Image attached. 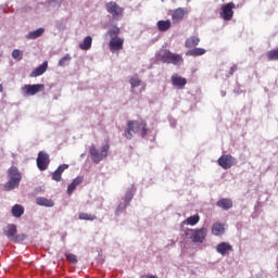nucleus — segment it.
I'll use <instances>...</instances> for the list:
<instances>
[{"label":"nucleus","instance_id":"nucleus-1","mask_svg":"<svg viewBox=\"0 0 278 278\" xmlns=\"http://www.w3.org/2000/svg\"><path fill=\"white\" fill-rule=\"evenodd\" d=\"M150 131L147 121L130 119L127 122V128L124 130V136L127 140H131L134 138V134H139L141 138H147Z\"/></svg>","mask_w":278,"mask_h":278},{"label":"nucleus","instance_id":"nucleus-2","mask_svg":"<svg viewBox=\"0 0 278 278\" xmlns=\"http://www.w3.org/2000/svg\"><path fill=\"white\" fill-rule=\"evenodd\" d=\"M108 153H110V144H104L99 149L97 146L91 144L89 148V157L93 164H99V162H103L105 157H108Z\"/></svg>","mask_w":278,"mask_h":278},{"label":"nucleus","instance_id":"nucleus-3","mask_svg":"<svg viewBox=\"0 0 278 278\" xmlns=\"http://www.w3.org/2000/svg\"><path fill=\"white\" fill-rule=\"evenodd\" d=\"M159 58L163 64H174V66L184 64V56L181 54H175L170 50H162Z\"/></svg>","mask_w":278,"mask_h":278},{"label":"nucleus","instance_id":"nucleus-4","mask_svg":"<svg viewBox=\"0 0 278 278\" xmlns=\"http://www.w3.org/2000/svg\"><path fill=\"white\" fill-rule=\"evenodd\" d=\"M187 236L194 244H203L207 238V228L189 229Z\"/></svg>","mask_w":278,"mask_h":278},{"label":"nucleus","instance_id":"nucleus-5","mask_svg":"<svg viewBox=\"0 0 278 278\" xmlns=\"http://www.w3.org/2000/svg\"><path fill=\"white\" fill-rule=\"evenodd\" d=\"M106 12L113 16V18H118L125 14V9L118 5V3L111 1L105 4Z\"/></svg>","mask_w":278,"mask_h":278},{"label":"nucleus","instance_id":"nucleus-6","mask_svg":"<svg viewBox=\"0 0 278 278\" xmlns=\"http://www.w3.org/2000/svg\"><path fill=\"white\" fill-rule=\"evenodd\" d=\"M233 10H236V3L228 2L222 5L220 18L223 21H231L233 18Z\"/></svg>","mask_w":278,"mask_h":278},{"label":"nucleus","instance_id":"nucleus-7","mask_svg":"<svg viewBox=\"0 0 278 278\" xmlns=\"http://www.w3.org/2000/svg\"><path fill=\"white\" fill-rule=\"evenodd\" d=\"M22 90L26 97H34V94H38V92H42L45 90V85L42 84L25 85L22 88Z\"/></svg>","mask_w":278,"mask_h":278},{"label":"nucleus","instance_id":"nucleus-8","mask_svg":"<svg viewBox=\"0 0 278 278\" xmlns=\"http://www.w3.org/2000/svg\"><path fill=\"white\" fill-rule=\"evenodd\" d=\"M21 179H22L21 175L11 176L8 182L3 185V190H5V192L15 190V188H18V186H21Z\"/></svg>","mask_w":278,"mask_h":278},{"label":"nucleus","instance_id":"nucleus-9","mask_svg":"<svg viewBox=\"0 0 278 278\" xmlns=\"http://www.w3.org/2000/svg\"><path fill=\"white\" fill-rule=\"evenodd\" d=\"M217 164L222 167L225 168V170L231 168V166H233L236 164V157L229 155V154H225L222 155L218 160H217Z\"/></svg>","mask_w":278,"mask_h":278},{"label":"nucleus","instance_id":"nucleus-10","mask_svg":"<svg viewBox=\"0 0 278 278\" xmlns=\"http://www.w3.org/2000/svg\"><path fill=\"white\" fill-rule=\"evenodd\" d=\"M125 45V39L123 37L113 38L109 42V49L111 53H118L123 51V46Z\"/></svg>","mask_w":278,"mask_h":278},{"label":"nucleus","instance_id":"nucleus-11","mask_svg":"<svg viewBox=\"0 0 278 278\" xmlns=\"http://www.w3.org/2000/svg\"><path fill=\"white\" fill-rule=\"evenodd\" d=\"M51 160L49 159V154L45 152H39L37 156V166L39 170H47L49 168Z\"/></svg>","mask_w":278,"mask_h":278},{"label":"nucleus","instance_id":"nucleus-12","mask_svg":"<svg viewBox=\"0 0 278 278\" xmlns=\"http://www.w3.org/2000/svg\"><path fill=\"white\" fill-rule=\"evenodd\" d=\"M215 251L225 257V255H229L233 251V247L229 242L222 241L216 245Z\"/></svg>","mask_w":278,"mask_h":278},{"label":"nucleus","instance_id":"nucleus-13","mask_svg":"<svg viewBox=\"0 0 278 278\" xmlns=\"http://www.w3.org/2000/svg\"><path fill=\"white\" fill-rule=\"evenodd\" d=\"M188 14V9L186 8H178L173 11L172 13V21L174 25H177V23H181L184 21V17Z\"/></svg>","mask_w":278,"mask_h":278},{"label":"nucleus","instance_id":"nucleus-14","mask_svg":"<svg viewBox=\"0 0 278 278\" xmlns=\"http://www.w3.org/2000/svg\"><path fill=\"white\" fill-rule=\"evenodd\" d=\"M172 84H173V86H176V88H179L181 90V89H184L186 84H188V80L177 74H174L172 76Z\"/></svg>","mask_w":278,"mask_h":278},{"label":"nucleus","instance_id":"nucleus-15","mask_svg":"<svg viewBox=\"0 0 278 278\" xmlns=\"http://www.w3.org/2000/svg\"><path fill=\"white\" fill-rule=\"evenodd\" d=\"M47 68H49V62L45 61L30 73V77H40V75H45V73H47Z\"/></svg>","mask_w":278,"mask_h":278},{"label":"nucleus","instance_id":"nucleus-16","mask_svg":"<svg viewBox=\"0 0 278 278\" xmlns=\"http://www.w3.org/2000/svg\"><path fill=\"white\" fill-rule=\"evenodd\" d=\"M4 236H7L8 240H10L11 242L14 241L15 236H16V225L14 224H9L5 228H4Z\"/></svg>","mask_w":278,"mask_h":278},{"label":"nucleus","instance_id":"nucleus-17","mask_svg":"<svg viewBox=\"0 0 278 278\" xmlns=\"http://www.w3.org/2000/svg\"><path fill=\"white\" fill-rule=\"evenodd\" d=\"M217 207H220L222 210H231L233 207V202L231 199H219L216 203Z\"/></svg>","mask_w":278,"mask_h":278},{"label":"nucleus","instance_id":"nucleus-18","mask_svg":"<svg viewBox=\"0 0 278 278\" xmlns=\"http://www.w3.org/2000/svg\"><path fill=\"white\" fill-rule=\"evenodd\" d=\"M83 181H84V177H81V176L76 177L71 182V185H68V187H67V194H70V195L73 194V192H75L77 186H79Z\"/></svg>","mask_w":278,"mask_h":278},{"label":"nucleus","instance_id":"nucleus-19","mask_svg":"<svg viewBox=\"0 0 278 278\" xmlns=\"http://www.w3.org/2000/svg\"><path fill=\"white\" fill-rule=\"evenodd\" d=\"M156 27L159 29V31H168V29H170V27H173V23L170 22V20H161L156 23Z\"/></svg>","mask_w":278,"mask_h":278},{"label":"nucleus","instance_id":"nucleus-20","mask_svg":"<svg viewBox=\"0 0 278 278\" xmlns=\"http://www.w3.org/2000/svg\"><path fill=\"white\" fill-rule=\"evenodd\" d=\"M37 205H40L41 207H53L55 205V202L51 199L39 197L36 199Z\"/></svg>","mask_w":278,"mask_h":278},{"label":"nucleus","instance_id":"nucleus-21","mask_svg":"<svg viewBox=\"0 0 278 278\" xmlns=\"http://www.w3.org/2000/svg\"><path fill=\"white\" fill-rule=\"evenodd\" d=\"M211 231L213 236H223V233H225V225L215 223L213 224Z\"/></svg>","mask_w":278,"mask_h":278},{"label":"nucleus","instance_id":"nucleus-22","mask_svg":"<svg viewBox=\"0 0 278 278\" xmlns=\"http://www.w3.org/2000/svg\"><path fill=\"white\" fill-rule=\"evenodd\" d=\"M199 42H201V39L197 36H192L186 40L185 47L187 49H193V47H198Z\"/></svg>","mask_w":278,"mask_h":278},{"label":"nucleus","instance_id":"nucleus-23","mask_svg":"<svg viewBox=\"0 0 278 278\" xmlns=\"http://www.w3.org/2000/svg\"><path fill=\"white\" fill-rule=\"evenodd\" d=\"M45 34V28H38L36 30H31L26 35L27 40H36V38H40Z\"/></svg>","mask_w":278,"mask_h":278},{"label":"nucleus","instance_id":"nucleus-24","mask_svg":"<svg viewBox=\"0 0 278 278\" xmlns=\"http://www.w3.org/2000/svg\"><path fill=\"white\" fill-rule=\"evenodd\" d=\"M91 47H92V37L91 36L85 37L83 42L79 45V49H81V51H89V49H91Z\"/></svg>","mask_w":278,"mask_h":278},{"label":"nucleus","instance_id":"nucleus-25","mask_svg":"<svg viewBox=\"0 0 278 278\" xmlns=\"http://www.w3.org/2000/svg\"><path fill=\"white\" fill-rule=\"evenodd\" d=\"M14 218H21L23 214H25V207L21 204H15L11 210Z\"/></svg>","mask_w":278,"mask_h":278},{"label":"nucleus","instance_id":"nucleus-26","mask_svg":"<svg viewBox=\"0 0 278 278\" xmlns=\"http://www.w3.org/2000/svg\"><path fill=\"white\" fill-rule=\"evenodd\" d=\"M206 50L203 48H193L188 50L186 55H191L192 58H199V55H205Z\"/></svg>","mask_w":278,"mask_h":278},{"label":"nucleus","instance_id":"nucleus-27","mask_svg":"<svg viewBox=\"0 0 278 278\" xmlns=\"http://www.w3.org/2000/svg\"><path fill=\"white\" fill-rule=\"evenodd\" d=\"M135 192H136V188H134V186H130L127 189V191H126V193H125V195L123 198V201L128 203V204L131 203V199H134Z\"/></svg>","mask_w":278,"mask_h":278},{"label":"nucleus","instance_id":"nucleus-28","mask_svg":"<svg viewBox=\"0 0 278 278\" xmlns=\"http://www.w3.org/2000/svg\"><path fill=\"white\" fill-rule=\"evenodd\" d=\"M199 220H201V217L199 215H193L184 220L182 225H190V227H194V225L199 224Z\"/></svg>","mask_w":278,"mask_h":278},{"label":"nucleus","instance_id":"nucleus-29","mask_svg":"<svg viewBox=\"0 0 278 278\" xmlns=\"http://www.w3.org/2000/svg\"><path fill=\"white\" fill-rule=\"evenodd\" d=\"M106 34H108V36H110L111 40H114V38H121V37H118V34H121V28L115 26V27L109 29Z\"/></svg>","mask_w":278,"mask_h":278},{"label":"nucleus","instance_id":"nucleus-30","mask_svg":"<svg viewBox=\"0 0 278 278\" xmlns=\"http://www.w3.org/2000/svg\"><path fill=\"white\" fill-rule=\"evenodd\" d=\"M127 207H129L128 202H121L115 211L116 216H121V214H123V212H125Z\"/></svg>","mask_w":278,"mask_h":278},{"label":"nucleus","instance_id":"nucleus-31","mask_svg":"<svg viewBox=\"0 0 278 278\" xmlns=\"http://www.w3.org/2000/svg\"><path fill=\"white\" fill-rule=\"evenodd\" d=\"M78 218L79 220H97V215L79 213Z\"/></svg>","mask_w":278,"mask_h":278},{"label":"nucleus","instance_id":"nucleus-32","mask_svg":"<svg viewBox=\"0 0 278 278\" xmlns=\"http://www.w3.org/2000/svg\"><path fill=\"white\" fill-rule=\"evenodd\" d=\"M267 59L269 61H277L278 60V49H274L267 52Z\"/></svg>","mask_w":278,"mask_h":278},{"label":"nucleus","instance_id":"nucleus-33","mask_svg":"<svg viewBox=\"0 0 278 278\" xmlns=\"http://www.w3.org/2000/svg\"><path fill=\"white\" fill-rule=\"evenodd\" d=\"M129 84H130L131 88H138L142 84V80H140V78H138V76H135V77L130 78Z\"/></svg>","mask_w":278,"mask_h":278},{"label":"nucleus","instance_id":"nucleus-34","mask_svg":"<svg viewBox=\"0 0 278 278\" xmlns=\"http://www.w3.org/2000/svg\"><path fill=\"white\" fill-rule=\"evenodd\" d=\"M70 165L68 164H62L60 165L56 170L53 173V175H62L64 170H68Z\"/></svg>","mask_w":278,"mask_h":278},{"label":"nucleus","instance_id":"nucleus-35","mask_svg":"<svg viewBox=\"0 0 278 278\" xmlns=\"http://www.w3.org/2000/svg\"><path fill=\"white\" fill-rule=\"evenodd\" d=\"M12 59L13 60H18V61L23 60V52L18 49L13 50L12 51Z\"/></svg>","mask_w":278,"mask_h":278},{"label":"nucleus","instance_id":"nucleus-36","mask_svg":"<svg viewBox=\"0 0 278 278\" xmlns=\"http://www.w3.org/2000/svg\"><path fill=\"white\" fill-rule=\"evenodd\" d=\"M71 62V54H65L60 61L59 66H66V63Z\"/></svg>","mask_w":278,"mask_h":278},{"label":"nucleus","instance_id":"nucleus-37","mask_svg":"<svg viewBox=\"0 0 278 278\" xmlns=\"http://www.w3.org/2000/svg\"><path fill=\"white\" fill-rule=\"evenodd\" d=\"M14 238L15 239H13V242H23L27 238V236L22 233V235H15Z\"/></svg>","mask_w":278,"mask_h":278},{"label":"nucleus","instance_id":"nucleus-38","mask_svg":"<svg viewBox=\"0 0 278 278\" xmlns=\"http://www.w3.org/2000/svg\"><path fill=\"white\" fill-rule=\"evenodd\" d=\"M66 260L72 262V264H77V256L75 254H66Z\"/></svg>","mask_w":278,"mask_h":278},{"label":"nucleus","instance_id":"nucleus-39","mask_svg":"<svg viewBox=\"0 0 278 278\" xmlns=\"http://www.w3.org/2000/svg\"><path fill=\"white\" fill-rule=\"evenodd\" d=\"M9 175H20L18 168H16V167H11V168L9 169Z\"/></svg>","mask_w":278,"mask_h":278},{"label":"nucleus","instance_id":"nucleus-40","mask_svg":"<svg viewBox=\"0 0 278 278\" xmlns=\"http://www.w3.org/2000/svg\"><path fill=\"white\" fill-rule=\"evenodd\" d=\"M236 71H238V65L235 64L230 67L229 75H233V73H236Z\"/></svg>","mask_w":278,"mask_h":278},{"label":"nucleus","instance_id":"nucleus-41","mask_svg":"<svg viewBox=\"0 0 278 278\" xmlns=\"http://www.w3.org/2000/svg\"><path fill=\"white\" fill-rule=\"evenodd\" d=\"M53 181H62V175H52Z\"/></svg>","mask_w":278,"mask_h":278},{"label":"nucleus","instance_id":"nucleus-42","mask_svg":"<svg viewBox=\"0 0 278 278\" xmlns=\"http://www.w3.org/2000/svg\"><path fill=\"white\" fill-rule=\"evenodd\" d=\"M0 92H3V85H0Z\"/></svg>","mask_w":278,"mask_h":278}]
</instances>
